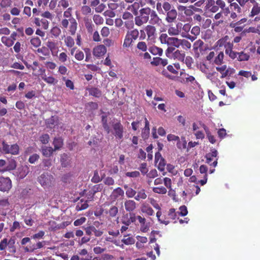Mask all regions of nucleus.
<instances>
[{
    "instance_id": "nucleus-1",
    "label": "nucleus",
    "mask_w": 260,
    "mask_h": 260,
    "mask_svg": "<svg viewBox=\"0 0 260 260\" xmlns=\"http://www.w3.org/2000/svg\"><path fill=\"white\" fill-rule=\"evenodd\" d=\"M148 49L147 45L144 41H139L137 44L134 49V53L136 56L141 59L144 60H150L151 55L147 51Z\"/></svg>"
},
{
    "instance_id": "nucleus-2",
    "label": "nucleus",
    "mask_w": 260,
    "mask_h": 260,
    "mask_svg": "<svg viewBox=\"0 0 260 260\" xmlns=\"http://www.w3.org/2000/svg\"><path fill=\"white\" fill-rule=\"evenodd\" d=\"M139 36V30L136 28L128 30L124 39L123 48H127L130 47L133 43L138 39Z\"/></svg>"
},
{
    "instance_id": "nucleus-3",
    "label": "nucleus",
    "mask_w": 260,
    "mask_h": 260,
    "mask_svg": "<svg viewBox=\"0 0 260 260\" xmlns=\"http://www.w3.org/2000/svg\"><path fill=\"white\" fill-rule=\"evenodd\" d=\"M150 11L151 9L148 7L141 9L139 11V15L135 18L136 25L138 26H141L146 23L149 21Z\"/></svg>"
},
{
    "instance_id": "nucleus-4",
    "label": "nucleus",
    "mask_w": 260,
    "mask_h": 260,
    "mask_svg": "<svg viewBox=\"0 0 260 260\" xmlns=\"http://www.w3.org/2000/svg\"><path fill=\"white\" fill-rule=\"evenodd\" d=\"M162 213L161 211H158L156 212V217L158 221L165 225L168 224L172 220L176 219L177 218V213L175 212V209L171 208L169 210L168 213L165 215L164 217L161 218Z\"/></svg>"
},
{
    "instance_id": "nucleus-5",
    "label": "nucleus",
    "mask_w": 260,
    "mask_h": 260,
    "mask_svg": "<svg viewBox=\"0 0 260 260\" xmlns=\"http://www.w3.org/2000/svg\"><path fill=\"white\" fill-rule=\"evenodd\" d=\"M177 28L179 34L183 38L189 39L193 42L196 39V37H193L189 34V32L191 28V25L189 23L183 24L181 22H178L176 23Z\"/></svg>"
},
{
    "instance_id": "nucleus-6",
    "label": "nucleus",
    "mask_w": 260,
    "mask_h": 260,
    "mask_svg": "<svg viewBox=\"0 0 260 260\" xmlns=\"http://www.w3.org/2000/svg\"><path fill=\"white\" fill-rule=\"evenodd\" d=\"M38 181L44 188L51 187L54 186L55 179L54 177L48 173H44L38 178Z\"/></svg>"
},
{
    "instance_id": "nucleus-7",
    "label": "nucleus",
    "mask_w": 260,
    "mask_h": 260,
    "mask_svg": "<svg viewBox=\"0 0 260 260\" xmlns=\"http://www.w3.org/2000/svg\"><path fill=\"white\" fill-rule=\"evenodd\" d=\"M60 25L61 28L64 29H67L69 26L68 31L69 34L72 36L75 35L77 29L78 23L75 18H72L70 20L63 19L60 22Z\"/></svg>"
},
{
    "instance_id": "nucleus-8",
    "label": "nucleus",
    "mask_w": 260,
    "mask_h": 260,
    "mask_svg": "<svg viewBox=\"0 0 260 260\" xmlns=\"http://www.w3.org/2000/svg\"><path fill=\"white\" fill-rule=\"evenodd\" d=\"M2 144L1 152L2 153L4 154H11L12 155H17L19 154V146L17 144L10 145L3 141Z\"/></svg>"
},
{
    "instance_id": "nucleus-9",
    "label": "nucleus",
    "mask_w": 260,
    "mask_h": 260,
    "mask_svg": "<svg viewBox=\"0 0 260 260\" xmlns=\"http://www.w3.org/2000/svg\"><path fill=\"white\" fill-rule=\"evenodd\" d=\"M112 134L116 139H122L123 137L124 127L120 121L113 122L112 123Z\"/></svg>"
},
{
    "instance_id": "nucleus-10",
    "label": "nucleus",
    "mask_w": 260,
    "mask_h": 260,
    "mask_svg": "<svg viewBox=\"0 0 260 260\" xmlns=\"http://www.w3.org/2000/svg\"><path fill=\"white\" fill-rule=\"evenodd\" d=\"M217 151L215 149L211 150V152L207 153L205 155L206 162L211 166L215 167L217 165Z\"/></svg>"
},
{
    "instance_id": "nucleus-11",
    "label": "nucleus",
    "mask_w": 260,
    "mask_h": 260,
    "mask_svg": "<svg viewBox=\"0 0 260 260\" xmlns=\"http://www.w3.org/2000/svg\"><path fill=\"white\" fill-rule=\"evenodd\" d=\"M144 30L147 36V40L155 42L157 38L156 28L152 25L149 24L144 28Z\"/></svg>"
},
{
    "instance_id": "nucleus-12",
    "label": "nucleus",
    "mask_w": 260,
    "mask_h": 260,
    "mask_svg": "<svg viewBox=\"0 0 260 260\" xmlns=\"http://www.w3.org/2000/svg\"><path fill=\"white\" fill-rule=\"evenodd\" d=\"M12 186V181L9 177H0V191L8 192Z\"/></svg>"
},
{
    "instance_id": "nucleus-13",
    "label": "nucleus",
    "mask_w": 260,
    "mask_h": 260,
    "mask_svg": "<svg viewBox=\"0 0 260 260\" xmlns=\"http://www.w3.org/2000/svg\"><path fill=\"white\" fill-rule=\"evenodd\" d=\"M86 233V236L82 237L81 239L80 243L81 244H85L89 242L90 240V236L93 233L94 226L90 225L87 227H82Z\"/></svg>"
},
{
    "instance_id": "nucleus-14",
    "label": "nucleus",
    "mask_w": 260,
    "mask_h": 260,
    "mask_svg": "<svg viewBox=\"0 0 260 260\" xmlns=\"http://www.w3.org/2000/svg\"><path fill=\"white\" fill-rule=\"evenodd\" d=\"M150 12L149 23L153 26L154 25L160 26L162 23L161 19L158 17L154 10L151 9Z\"/></svg>"
},
{
    "instance_id": "nucleus-15",
    "label": "nucleus",
    "mask_w": 260,
    "mask_h": 260,
    "mask_svg": "<svg viewBox=\"0 0 260 260\" xmlns=\"http://www.w3.org/2000/svg\"><path fill=\"white\" fill-rule=\"evenodd\" d=\"M233 42L228 41L224 46L225 53L226 54L228 55L231 59H236L237 54L235 51L233 50Z\"/></svg>"
},
{
    "instance_id": "nucleus-16",
    "label": "nucleus",
    "mask_w": 260,
    "mask_h": 260,
    "mask_svg": "<svg viewBox=\"0 0 260 260\" xmlns=\"http://www.w3.org/2000/svg\"><path fill=\"white\" fill-rule=\"evenodd\" d=\"M124 192L122 189L119 187L114 189L111 195L110 196V199L113 202H115L120 198H122L124 196Z\"/></svg>"
},
{
    "instance_id": "nucleus-17",
    "label": "nucleus",
    "mask_w": 260,
    "mask_h": 260,
    "mask_svg": "<svg viewBox=\"0 0 260 260\" xmlns=\"http://www.w3.org/2000/svg\"><path fill=\"white\" fill-rule=\"evenodd\" d=\"M107 51L106 47L104 45H100L93 48V54L97 57H100L104 55Z\"/></svg>"
},
{
    "instance_id": "nucleus-18",
    "label": "nucleus",
    "mask_w": 260,
    "mask_h": 260,
    "mask_svg": "<svg viewBox=\"0 0 260 260\" xmlns=\"http://www.w3.org/2000/svg\"><path fill=\"white\" fill-rule=\"evenodd\" d=\"M204 43L201 39L197 40L193 44V50L195 53L197 57H199L200 55V53L199 52V50L200 52H202L204 50L203 46Z\"/></svg>"
},
{
    "instance_id": "nucleus-19",
    "label": "nucleus",
    "mask_w": 260,
    "mask_h": 260,
    "mask_svg": "<svg viewBox=\"0 0 260 260\" xmlns=\"http://www.w3.org/2000/svg\"><path fill=\"white\" fill-rule=\"evenodd\" d=\"M177 12L174 8L167 13L166 20L168 23L174 22L177 18Z\"/></svg>"
},
{
    "instance_id": "nucleus-20",
    "label": "nucleus",
    "mask_w": 260,
    "mask_h": 260,
    "mask_svg": "<svg viewBox=\"0 0 260 260\" xmlns=\"http://www.w3.org/2000/svg\"><path fill=\"white\" fill-rule=\"evenodd\" d=\"M124 205L125 210L129 213L134 211L136 209V203L134 200H126Z\"/></svg>"
},
{
    "instance_id": "nucleus-21",
    "label": "nucleus",
    "mask_w": 260,
    "mask_h": 260,
    "mask_svg": "<svg viewBox=\"0 0 260 260\" xmlns=\"http://www.w3.org/2000/svg\"><path fill=\"white\" fill-rule=\"evenodd\" d=\"M142 212L147 214L148 216H152L154 215V212L153 209L148 205L144 203L141 207Z\"/></svg>"
},
{
    "instance_id": "nucleus-22",
    "label": "nucleus",
    "mask_w": 260,
    "mask_h": 260,
    "mask_svg": "<svg viewBox=\"0 0 260 260\" xmlns=\"http://www.w3.org/2000/svg\"><path fill=\"white\" fill-rule=\"evenodd\" d=\"M118 208L115 205L111 206L108 210H106L105 213L111 218L115 217L118 213Z\"/></svg>"
},
{
    "instance_id": "nucleus-23",
    "label": "nucleus",
    "mask_w": 260,
    "mask_h": 260,
    "mask_svg": "<svg viewBox=\"0 0 260 260\" xmlns=\"http://www.w3.org/2000/svg\"><path fill=\"white\" fill-rule=\"evenodd\" d=\"M236 53L237 54L236 58L239 61H247L250 58L249 53H245L244 51L236 52Z\"/></svg>"
},
{
    "instance_id": "nucleus-24",
    "label": "nucleus",
    "mask_w": 260,
    "mask_h": 260,
    "mask_svg": "<svg viewBox=\"0 0 260 260\" xmlns=\"http://www.w3.org/2000/svg\"><path fill=\"white\" fill-rule=\"evenodd\" d=\"M9 205L10 203L8 199H4L0 200V209H2L3 210H8L9 209ZM6 212H4V211H2L1 212V214L3 215H6Z\"/></svg>"
},
{
    "instance_id": "nucleus-25",
    "label": "nucleus",
    "mask_w": 260,
    "mask_h": 260,
    "mask_svg": "<svg viewBox=\"0 0 260 260\" xmlns=\"http://www.w3.org/2000/svg\"><path fill=\"white\" fill-rule=\"evenodd\" d=\"M185 56V53L179 50H176L170 58H173L176 59L179 61H183L184 60Z\"/></svg>"
},
{
    "instance_id": "nucleus-26",
    "label": "nucleus",
    "mask_w": 260,
    "mask_h": 260,
    "mask_svg": "<svg viewBox=\"0 0 260 260\" xmlns=\"http://www.w3.org/2000/svg\"><path fill=\"white\" fill-rule=\"evenodd\" d=\"M15 239L14 237H11L9 241H8V250L12 253H15L16 252V248L15 246Z\"/></svg>"
},
{
    "instance_id": "nucleus-27",
    "label": "nucleus",
    "mask_w": 260,
    "mask_h": 260,
    "mask_svg": "<svg viewBox=\"0 0 260 260\" xmlns=\"http://www.w3.org/2000/svg\"><path fill=\"white\" fill-rule=\"evenodd\" d=\"M150 133L149 122L147 119L145 118V127L142 132V137L143 138H147Z\"/></svg>"
},
{
    "instance_id": "nucleus-28",
    "label": "nucleus",
    "mask_w": 260,
    "mask_h": 260,
    "mask_svg": "<svg viewBox=\"0 0 260 260\" xmlns=\"http://www.w3.org/2000/svg\"><path fill=\"white\" fill-rule=\"evenodd\" d=\"M53 144L54 145V149L55 151L59 150L63 146V139L61 138H55L53 142Z\"/></svg>"
},
{
    "instance_id": "nucleus-29",
    "label": "nucleus",
    "mask_w": 260,
    "mask_h": 260,
    "mask_svg": "<svg viewBox=\"0 0 260 260\" xmlns=\"http://www.w3.org/2000/svg\"><path fill=\"white\" fill-rule=\"evenodd\" d=\"M186 51L189 50L191 47V44L188 40L185 39H180L179 47Z\"/></svg>"
},
{
    "instance_id": "nucleus-30",
    "label": "nucleus",
    "mask_w": 260,
    "mask_h": 260,
    "mask_svg": "<svg viewBox=\"0 0 260 260\" xmlns=\"http://www.w3.org/2000/svg\"><path fill=\"white\" fill-rule=\"evenodd\" d=\"M87 202L88 201H84L83 199H81L80 201L77 203L76 206V210L79 211L87 209L88 207Z\"/></svg>"
},
{
    "instance_id": "nucleus-31",
    "label": "nucleus",
    "mask_w": 260,
    "mask_h": 260,
    "mask_svg": "<svg viewBox=\"0 0 260 260\" xmlns=\"http://www.w3.org/2000/svg\"><path fill=\"white\" fill-rule=\"evenodd\" d=\"M103 187L104 186L102 183L94 185L91 190V196L90 199L93 200L94 194L98 192L101 191L103 190Z\"/></svg>"
},
{
    "instance_id": "nucleus-32",
    "label": "nucleus",
    "mask_w": 260,
    "mask_h": 260,
    "mask_svg": "<svg viewBox=\"0 0 260 260\" xmlns=\"http://www.w3.org/2000/svg\"><path fill=\"white\" fill-rule=\"evenodd\" d=\"M260 13V4H255L253 5L250 13L249 14V17H253L256 15H258Z\"/></svg>"
},
{
    "instance_id": "nucleus-33",
    "label": "nucleus",
    "mask_w": 260,
    "mask_h": 260,
    "mask_svg": "<svg viewBox=\"0 0 260 260\" xmlns=\"http://www.w3.org/2000/svg\"><path fill=\"white\" fill-rule=\"evenodd\" d=\"M148 50L153 55H158L161 56L163 53L162 49L156 46L150 47L148 49Z\"/></svg>"
},
{
    "instance_id": "nucleus-34",
    "label": "nucleus",
    "mask_w": 260,
    "mask_h": 260,
    "mask_svg": "<svg viewBox=\"0 0 260 260\" xmlns=\"http://www.w3.org/2000/svg\"><path fill=\"white\" fill-rule=\"evenodd\" d=\"M84 21L85 23V26L87 30V31L89 33H92L93 30L94 25L92 23L91 20L87 18H85L84 19Z\"/></svg>"
},
{
    "instance_id": "nucleus-35",
    "label": "nucleus",
    "mask_w": 260,
    "mask_h": 260,
    "mask_svg": "<svg viewBox=\"0 0 260 260\" xmlns=\"http://www.w3.org/2000/svg\"><path fill=\"white\" fill-rule=\"evenodd\" d=\"M43 155L46 157L50 156L55 150L51 147L44 146L42 148Z\"/></svg>"
},
{
    "instance_id": "nucleus-36",
    "label": "nucleus",
    "mask_w": 260,
    "mask_h": 260,
    "mask_svg": "<svg viewBox=\"0 0 260 260\" xmlns=\"http://www.w3.org/2000/svg\"><path fill=\"white\" fill-rule=\"evenodd\" d=\"M147 197V196L145 190L144 189H141L138 191L137 196L135 197V199L136 201H139L141 200L146 199Z\"/></svg>"
},
{
    "instance_id": "nucleus-37",
    "label": "nucleus",
    "mask_w": 260,
    "mask_h": 260,
    "mask_svg": "<svg viewBox=\"0 0 260 260\" xmlns=\"http://www.w3.org/2000/svg\"><path fill=\"white\" fill-rule=\"evenodd\" d=\"M90 95L96 98H100L102 95V91L99 88L92 87L88 90Z\"/></svg>"
},
{
    "instance_id": "nucleus-38",
    "label": "nucleus",
    "mask_w": 260,
    "mask_h": 260,
    "mask_svg": "<svg viewBox=\"0 0 260 260\" xmlns=\"http://www.w3.org/2000/svg\"><path fill=\"white\" fill-rule=\"evenodd\" d=\"M224 53L220 52L217 56L215 57L214 63L217 65H221L223 62Z\"/></svg>"
},
{
    "instance_id": "nucleus-39",
    "label": "nucleus",
    "mask_w": 260,
    "mask_h": 260,
    "mask_svg": "<svg viewBox=\"0 0 260 260\" xmlns=\"http://www.w3.org/2000/svg\"><path fill=\"white\" fill-rule=\"evenodd\" d=\"M229 40V37L228 36H225L224 37L219 39L215 43L216 46L218 47H221L222 46H225L226 42Z\"/></svg>"
},
{
    "instance_id": "nucleus-40",
    "label": "nucleus",
    "mask_w": 260,
    "mask_h": 260,
    "mask_svg": "<svg viewBox=\"0 0 260 260\" xmlns=\"http://www.w3.org/2000/svg\"><path fill=\"white\" fill-rule=\"evenodd\" d=\"M64 42L66 46L69 48L73 47L75 44L74 39L70 36L65 37Z\"/></svg>"
},
{
    "instance_id": "nucleus-41",
    "label": "nucleus",
    "mask_w": 260,
    "mask_h": 260,
    "mask_svg": "<svg viewBox=\"0 0 260 260\" xmlns=\"http://www.w3.org/2000/svg\"><path fill=\"white\" fill-rule=\"evenodd\" d=\"M171 37H169L167 34H161L159 36V40L161 44L168 45Z\"/></svg>"
},
{
    "instance_id": "nucleus-42",
    "label": "nucleus",
    "mask_w": 260,
    "mask_h": 260,
    "mask_svg": "<svg viewBox=\"0 0 260 260\" xmlns=\"http://www.w3.org/2000/svg\"><path fill=\"white\" fill-rule=\"evenodd\" d=\"M16 168V161L14 160L11 161L9 165H7L6 168L4 169H3L2 170H0V172H4L5 171H11L15 169Z\"/></svg>"
},
{
    "instance_id": "nucleus-43",
    "label": "nucleus",
    "mask_w": 260,
    "mask_h": 260,
    "mask_svg": "<svg viewBox=\"0 0 260 260\" xmlns=\"http://www.w3.org/2000/svg\"><path fill=\"white\" fill-rule=\"evenodd\" d=\"M1 41L5 46L8 47H11L14 44L13 41L9 37L6 36H3L1 38Z\"/></svg>"
},
{
    "instance_id": "nucleus-44",
    "label": "nucleus",
    "mask_w": 260,
    "mask_h": 260,
    "mask_svg": "<svg viewBox=\"0 0 260 260\" xmlns=\"http://www.w3.org/2000/svg\"><path fill=\"white\" fill-rule=\"evenodd\" d=\"M179 39L175 37H171L168 46H174L178 48L179 47Z\"/></svg>"
},
{
    "instance_id": "nucleus-45",
    "label": "nucleus",
    "mask_w": 260,
    "mask_h": 260,
    "mask_svg": "<svg viewBox=\"0 0 260 260\" xmlns=\"http://www.w3.org/2000/svg\"><path fill=\"white\" fill-rule=\"evenodd\" d=\"M230 7L231 11L236 12L238 13H240L241 12L240 6L236 2L232 3L230 5Z\"/></svg>"
},
{
    "instance_id": "nucleus-46",
    "label": "nucleus",
    "mask_w": 260,
    "mask_h": 260,
    "mask_svg": "<svg viewBox=\"0 0 260 260\" xmlns=\"http://www.w3.org/2000/svg\"><path fill=\"white\" fill-rule=\"evenodd\" d=\"M44 246V244L42 242H39L36 244V247H34L32 248H29L27 247H24V249L25 252H33L34 250L37 249H40Z\"/></svg>"
},
{
    "instance_id": "nucleus-47",
    "label": "nucleus",
    "mask_w": 260,
    "mask_h": 260,
    "mask_svg": "<svg viewBox=\"0 0 260 260\" xmlns=\"http://www.w3.org/2000/svg\"><path fill=\"white\" fill-rule=\"evenodd\" d=\"M42 79L48 84H54L56 81L55 78L52 76L47 77L45 74L42 77ZM57 81H56V82Z\"/></svg>"
},
{
    "instance_id": "nucleus-48",
    "label": "nucleus",
    "mask_w": 260,
    "mask_h": 260,
    "mask_svg": "<svg viewBox=\"0 0 260 260\" xmlns=\"http://www.w3.org/2000/svg\"><path fill=\"white\" fill-rule=\"evenodd\" d=\"M152 190L154 192L159 194H165L167 193V189L164 186L153 187Z\"/></svg>"
},
{
    "instance_id": "nucleus-49",
    "label": "nucleus",
    "mask_w": 260,
    "mask_h": 260,
    "mask_svg": "<svg viewBox=\"0 0 260 260\" xmlns=\"http://www.w3.org/2000/svg\"><path fill=\"white\" fill-rule=\"evenodd\" d=\"M93 20L96 25L102 24L104 22V19L100 15H94L93 16Z\"/></svg>"
},
{
    "instance_id": "nucleus-50",
    "label": "nucleus",
    "mask_w": 260,
    "mask_h": 260,
    "mask_svg": "<svg viewBox=\"0 0 260 260\" xmlns=\"http://www.w3.org/2000/svg\"><path fill=\"white\" fill-rule=\"evenodd\" d=\"M72 8L71 7H70L63 12V17L65 18L64 19H67V20H70L71 19L74 18L73 17H72Z\"/></svg>"
},
{
    "instance_id": "nucleus-51",
    "label": "nucleus",
    "mask_w": 260,
    "mask_h": 260,
    "mask_svg": "<svg viewBox=\"0 0 260 260\" xmlns=\"http://www.w3.org/2000/svg\"><path fill=\"white\" fill-rule=\"evenodd\" d=\"M176 48L174 46H169L168 48L165 51L166 55L168 57L172 56L173 53L176 51Z\"/></svg>"
},
{
    "instance_id": "nucleus-52",
    "label": "nucleus",
    "mask_w": 260,
    "mask_h": 260,
    "mask_svg": "<svg viewBox=\"0 0 260 260\" xmlns=\"http://www.w3.org/2000/svg\"><path fill=\"white\" fill-rule=\"evenodd\" d=\"M122 242L125 245H132L135 243V240L133 237H126L124 236V238L122 240Z\"/></svg>"
},
{
    "instance_id": "nucleus-53",
    "label": "nucleus",
    "mask_w": 260,
    "mask_h": 260,
    "mask_svg": "<svg viewBox=\"0 0 260 260\" xmlns=\"http://www.w3.org/2000/svg\"><path fill=\"white\" fill-rule=\"evenodd\" d=\"M168 33L171 36H177L180 35L177 27V25L176 24L175 27H170L168 29Z\"/></svg>"
},
{
    "instance_id": "nucleus-54",
    "label": "nucleus",
    "mask_w": 260,
    "mask_h": 260,
    "mask_svg": "<svg viewBox=\"0 0 260 260\" xmlns=\"http://www.w3.org/2000/svg\"><path fill=\"white\" fill-rule=\"evenodd\" d=\"M31 44L35 47H38L41 45V41L39 37H35L30 40Z\"/></svg>"
},
{
    "instance_id": "nucleus-55",
    "label": "nucleus",
    "mask_w": 260,
    "mask_h": 260,
    "mask_svg": "<svg viewBox=\"0 0 260 260\" xmlns=\"http://www.w3.org/2000/svg\"><path fill=\"white\" fill-rule=\"evenodd\" d=\"M235 73V70L233 68L227 69L221 75V78H225L228 76H231Z\"/></svg>"
},
{
    "instance_id": "nucleus-56",
    "label": "nucleus",
    "mask_w": 260,
    "mask_h": 260,
    "mask_svg": "<svg viewBox=\"0 0 260 260\" xmlns=\"http://www.w3.org/2000/svg\"><path fill=\"white\" fill-rule=\"evenodd\" d=\"M136 193V191L131 187L130 188H127L125 192L126 196L128 198H132L135 197Z\"/></svg>"
},
{
    "instance_id": "nucleus-57",
    "label": "nucleus",
    "mask_w": 260,
    "mask_h": 260,
    "mask_svg": "<svg viewBox=\"0 0 260 260\" xmlns=\"http://www.w3.org/2000/svg\"><path fill=\"white\" fill-rule=\"evenodd\" d=\"M50 32L55 37H57L61 34V29L57 26H54L51 29Z\"/></svg>"
},
{
    "instance_id": "nucleus-58",
    "label": "nucleus",
    "mask_w": 260,
    "mask_h": 260,
    "mask_svg": "<svg viewBox=\"0 0 260 260\" xmlns=\"http://www.w3.org/2000/svg\"><path fill=\"white\" fill-rule=\"evenodd\" d=\"M37 51L44 56H48L50 54L48 49L45 47L38 49Z\"/></svg>"
},
{
    "instance_id": "nucleus-59",
    "label": "nucleus",
    "mask_w": 260,
    "mask_h": 260,
    "mask_svg": "<svg viewBox=\"0 0 260 260\" xmlns=\"http://www.w3.org/2000/svg\"><path fill=\"white\" fill-rule=\"evenodd\" d=\"M140 7V5L137 2H135L133 5L129 6L127 8L129 10H131L135 15L137 13V10Z\"/></svg>"
},
{
    "instance_id": "nucleus-60",
    "label": "nucleus",
    "mask_w": 260,
    "mask_h": 260,
    "mask_svg": "<svg viewBox=\"0 0 260 260\" xmlns=\"http://www.w3.org/2000/svg\"><path fill=\"white\" fill-rule=\"evenodd\" d=\"M62 80L65 81L66 86L71 90L74 89V84L72 81L70 79H66V77H63Z\"/></svg>"
},
{
    "instance_id": "nucleus-61",
    "label": "nucleus",
    "mask_w": 260,
    "mask_h": 260,
    "mask_svg": "<svg viewBox=\"0 0 260 260\" xmlns=\"http://www.w3.org/2000/svg\"><path fill=\"white\" fill-rule=\"evenodd\" d=\"M81 12L83 15H87L91 12V9L89 6L84 5L81 8Z\"/></svg>"
},
{
    "instance_id": "nucleus-62",
    "label": "nucleus",
    "mask_w": 260,
    "mask_h": 260,
    "mask_svg": "<svg viewBox=\"0 0 260 260\" xmlns=\"http://www.w3.org/2000/svg\"><path fill=\"white\" fill-rule=\"evenodd\" d=\"M12 4L11 0H1L0 7L2 8H5L10 7Z\"/></svg>"
},
{
    "instance_id": "nucleus-63",
    "label": "nucleus",
    "mask_w": 260,
    "mask_h": 260,
    "mask_svg": "<svg viewBox=\"0 0 260 260\" xmlns=\"http://www.w3.org/2000/svg\"><path fill=\"white\" fill-rule=\"evenodd\" d=\"M49 138H50L49 135L47 134H45L40 136V140L42 143L46 144L48 143Z\"/></svg>"
},
{
    "instance_id": "nucleus-64",
    "label": "nucleus",
    "mask_w": 260,
    "mask_h": 260,
    "mask_svg": "<svg viewBox=\"0 0 260 260\" xmlns=\"http://www.w3.org/2000/svg\"><path fill=\"white\" fill-rule=\"evenodd\" d=\"M84 57V53L81 50H77L75 54V58L79 61L82 60Z\"/></svg>"
}]
</instances>
